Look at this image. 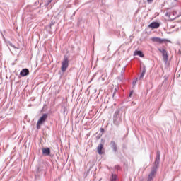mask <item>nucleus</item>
Returning a JSON list of instances; mask_svg holds the SVG:
<instances>
[{"mask_svg":"<svg viewBox=\"0 0 181 181\" xmlns=\"http://www.w3.org/2000/svg\"><path fill=\"white\" fill-rule=\"evenodd\" d=\"M47 119V114H44L37 121V129H40V127L46 122Z\"/></svg>","mask_w":181,"mask_h":181,"instance_id":"1","label":"nucleus"},{"mask_svg":"<svg viewBox=\"0 0 181 181\" xmlns=\"http://www.w3.org/2000/svg\"><path fill=\"white\" fill-rule=\"evenodd\" d=\"M158 169V167L156 165H154L150 173L148 174V179H147V181H152L153 180V179H155V176H156V170Z\"/></svg>","mask_w":181,"mask_h":181,"instance_id":"2","label":"nucleus"},{"mask_svg":"<svg viewBox=\"0 0 181 181\" xmlns=\"http://www.w3.org/2000/svg\"><path fill=\"white\" fill-rule=\"evenodd\" d=\"M67 67H69V59L67 57H64L63 62H62V71H66V70H67Z\"/></svg>","mask_w":181,"mask_h":181,"instance_id":"3","label":"nucleus"},{"mask_svg":"<svg viewBox=\"0 0 181 181\" xmlns=\"http://www.w3.org/2000/svg\"><path fill=\"white\" fill-rule=\"evenodd\" d=\"M152 42H156V43H163L164 42H168L167 40L159 38L158 37H154L151 38Z\"/></svg>","mask_w":181,"mask_h":181,"instance_id":"4","label":"nucleus"},{"mask_svg":"<svg viewBox=\"0 0 181 181\" xmlns=\"http://www.w3.org/2000/svg\"><path fill=\"white\" fill-rule=\"evenodd\" d=\"M97 151L99 155H103L104 153V144H100L97 147Z\"/></svg>","mask_w":181,"mask_h":181,"instance_id":"5","label":"nucleus"},{"mask_svg":"<svg viewBox=\"0 0 181 181\" xmlns=\"http://www.w3.org/2000/svg\"><path fill=\"white\" fill-rule=\"evenodd\" d=\"M160 26L158 22H152L149 24L148 28L151 29H158Z\"/></svg>","mask_w":181,"mask_h":181,"instance_id":"6","label":"nucleus"},{"mask_svg":"<svg viewBox=\"0 0 181 181\" xmlns=\"http://www.w3.org/2000/svg\"><path fill=\"white\" fill-rule=\"evenodd\" d=\"M159 52H160L163 54L164 62H168V52H166L164 49H159Z\"/></svg>","mask_w":181,"mask_h":181,"instance_id":"7","label":"nucleus"},{"mask_svg":"<svg viewBox=\"0 0 181 181\" xmlns=\"http://www.w3.org/2000/svg\"><path fill=\"white\" fill-rule=\"evenodd\" d=\"M29 74V69H23L22 71L20 72V76L21 77H26Z\"/></svg>","mask_w":181,"mask_h":181,"instance_id":"8","label":"nucleus"},{"mask_svg":"<svg viewBox=\"0 0 181 181\" xmlns=\"http://www.w3.org/2000/svg\"><path fill=\"white\" fill-rule=\"evenodd\" d=\"M159 160H160V153L158 152L155 160V165L154 166H158L159 165Z\"/></svg>","mask_w":181,"mask_h":181,"instance_id":"9","label":"nucleus"},{"mask_svg":"<svg viewBox=\"0 0 181 181\" xmlns=\"http://www.w3.org/2000/svg\"><path fill=\"white\" fill-rule=\"evenodd\" d=\"M42 154L45 155V156H49L50 155V148H42Z\"/></svg>","mask_w":181,"mask_h":181,"instance_id":"10","label":"nucleus"},{"mask_svg":"<svg viewBox=\"0 0 181 181\" xmlns=\"http://www.w3.org/2000/svg\"><path fill=\"white\" fill-rule=\"evenodd\" d=\"M110 146L113 149L114 152H117V144H115V141H111Z\"/></svg>","mask_w":181,"mask_h":181,"instance_id":"11","label":"nucleus"},{"mask_svg":"<svg viewBox=\"0 0 181 181\" xmlns=\"http://www.w3.org/2000/svg\"><path fill=\"white\" fill-rule=\"evenodd\" d=\"M134 56H139L140 57H144V54L141 51H135Z\"/></svg>","mask_w":181,"mask_h":181,"instance_id":"12","label":"nucleus"},{"mask_svg":"<svg viewBox=\"0 0 181 181\" xmlns=\"http://www.w3.org/2000/svg\"><path fill=\"white\" fill-rule=\"evenodd\" d=\"M146 73V69H144L141 74L140 75V78H144V76H145V74Z\"/></svg>","mask_w":181,"mask_h":181,"instance_id":"13","label":"nucleus"},{"mask_svg":"<svg viewBox=\"0 0 181 181\" xmlns=\"http://www.w3.org/2000/svg\"><path fill=\"white\" fill-rule=\"evenodd\" d=\"M111 181H116L117 180V175L112 174L110 178Z\"/></svg>","mask_w":181,"mask_h":181,"instance_id":"14","label":"nucleus"},{"mask_svg":"<svg viewBox=\"0 0 181 181\" xmlns=\"http://www.w3.org/2000/svg\"><path fill=\"white\" fill-rule=\"evenodd\" d=\"M171 15H175V12H172V13H170V14L169 15L170 19H175V18H172V17H171Z\"/></svg>","mask_w":181,"mask_h":181,"instance_id":"15","label":"nucleus"},{"mask_svg":"<svg viewBox=\"0 0 181 181\" xmlns=\"http://www.w3.org/2000/svg\"><path fill=\"white\" fill-rule=\"evenodd\" d=\"M9 45H10V46H11V47H13L14 49H16V47H15V45H13V44L10 43Z\"/></svg>","mask_w":181,"mask_h":181,"instance_id":"16","label":"nucleus"},{"mask_svg":"<svg viewBox=\"0 0 181 181\" xmlns=\"http://www.w3.org/2000/svg\"><path fill=\"white\" fill-rule=\"evenodd\" d=\"M147 2L148 4H152V2H153V0H147Z\"/></svg>","mask_w":181,"mask_h":181,"instance_id":"17","label":"nucleus"},{"mask_svg":"<svg viewBox=\"0 0 181 181\" xmlns=\"http://www.w3.org/2000/svg\"><path fill=\"white\" fill-rule=\"evenodd\" d=\"M137 79L134 81H133V86H135L136 84Z\"/></svg>","mask_w":181,"mask_h":181,"instance_id":"18","label":"nucleus"},{"mask_svg":"<svg viewBox=\"0 0 181 181\" xmlns=\"http://www.w3.org/2000/svg\"><path fill=\"white\" fill-rule=\"evenodd\" d=\"M133 93H134V90H132V91L130 93L129 97H131V95H132Z\"/></svg>","mask_w":181,"mask_h":181,"instance_id":"19","label":"nucleus"},{"mask_svg":"<svg viewBox=\"0 0 181 181\" xmlns=\"http://www.w3.org/2000/svg\"><path fill=\"white\" fill-rule=\"evenodd\" d=\"M100 132H104V128L100 129Z\"/></svg>","mask_w":181,"mask_h":181,"instance_id":"20","label":"nucleus"},{"mask_svg":"<svg viewBox=\"0 0 181 181\" xmlns=\"http://www.w3.org/2000/svg\"><path fill=\"white\" fill-rule=\"evenodd\" d=\"M91 169H92V167H90V168H89V170H91Z\"/></svg>","mask_w":181,"mask_h":181,"instance_id":"21","label":"nucleus"}]
</instances>
